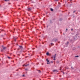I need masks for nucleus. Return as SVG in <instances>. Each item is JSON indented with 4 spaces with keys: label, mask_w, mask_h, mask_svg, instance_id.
Instances as JSON below:
<instances>
[{
    "label": "nucleus",
    "mask_w": 80,
    "mask_h": 80,
    "mask_svg": "<svg viewBox=\"0 0 80 80\" xmlns=\"http://www.w3.org/2000/svg\"><path fill=\"white\" fill-rule=\"evenodd\" d=\"M73 39L74 40H77L78 39V38H77V36H75L73 38Z\"/></svg>",
    "instance_id": "obj_1"
},
{
    "label": "nucleus",
    "mask_w": 80,
    "mask_h": 80,
    "mask_svg": "<svg viewBox=\"0 0 80 80\" xmlns=\"http://www.w3.org/2000/svg\"><path fill=\"white\" fill-rule=\"evenodd\" d=\"M56 56H57V54H55V55L53 56L54 58L53 60H55V58L56 57Z\"/></svg>",
    "instance_id": "obj_2"
},
{
    "label": "nucleus",
    "mask_w": 80,
    "mask_h": 80,
    "mask_svg": "<svg viewBox=\"0 0 80 80\" xmlns=\"http://www.w3.org/2000/svg\"><path fill=\"white\" fill-rule=\"evenodd\" d=\"M46 61L47 62V64H50V62H49L50 61L48 60V59H46Z\"/></svg>",
    "instance_id": "obj_3"
},
{
    "label": "nucleus",
    "mask_w": 80,
    "mask_h": 80,
    "mask_svg": "<svg viewBox=\"0 0 80 80\" xmlns=\"http://www.w3.org/2000/svg\"><path fill=\"white\" fill-rule=\"evenodd\" d=\"M57 38H54L52 40V41L53 42H54V41L56 42V41H57Z\"/></svg>",
    "instance_id": "obj_4"
},
{
    "label": "nucleus",
    "mask_w": 80,
    "mask_h": 80,
    "mask_svg": "<svg viewBox=\"0 0 80 80\" xmlns=\"http://www.w3.org/2000/svg\"><path fill=\"white\" fill-rule=\"evenodd\" d=\"M23 66H25V67H28V66H29V64L26 65L24 64V65H23Z\"/></svg>",
    "instance_id": "obj_5"
},
{
    "label": "nucleus",
    "mask_w": 80,
    "mask_h": 80,
    "mask_svg": "<svg viewBox=\"0 0 80 80\" xmlns=\"http://www.w3.org/2000/svg\"><path fill=\"white\" fill-rule=\"evenodd\" d=\"M19 47L20 49H21V50H22V49H23V47H22V46H19Z\"/></svg>",
    "instance_id": "obj_6"
},
{
    "label": "nucleus",
    "mask_w": 80,
    "mask_h": 80,
    "mask_svg": "<svg viewBox=\"0 0 80 80\" xmlns=\"http://www.w3.org/2000/svg\"><path fill=\"white\" fill-rule=\"evenodd\" d=\"M13 38L14 39V41L15 42H16V39H17V38L15 37H13Z\"/></svg>",
    "instance_id": "obj_7"
},
{
    "label": "nucleus",
    "mask_w": 80,
    "mask_h": 80,
    "mask_svg": "<svg viewBox=\"0 0 80 80\" xmlns=\"http://www.w3.org/2000/svg\"><path fill=\"white\" fill-rule=\"evenodd\" d=\"M53 72H58V71H57V70H54L53 71Z\"/></svg>",
    "instance_id": "obj_8"
},
{
    "label": "nucleus",
    "mask_w": 80,
    "mask_h": 80,
    "mask_svg": "<svg viewBox=\"0 0 80 80\" xmlns=\"http://www.w3.org/2000/svg\"><path fill=\"white\" fill-rule=\"evenodd\" d=\"M28 10H31L32 9V8H28Z\"/></svg>",
    "instance_id": "obj_9"
},
{
    "label": "nucleus",
    "mask_w": 80,
    "mask_h": 80,
    "mask_svg": "<svg viewBox=\"0 0 80 80\" xmlns=\"http://www.w3.org/2000/svg\"><path fill=\"white\" fill-rule=\"evenodd\" d=\"M50 10H51V12H53V9L51 8H50Z\"/></svg>",
    "instance_id": "obj_10"
},
{
    "label": "nucleus",
    "mask_w": 80,
    "mask_h": 80,
    "mask_svg": "<svg viewBox=\"0 0 80 80\" xmlns=\"http://www.w3.org/2000/svg\"><path fill=\"white\" fill-rule=\"evenodd\" d=\"M46 55H49V52H47V53H46Z\"/></svg>",
    "instance_id": "obj_11"
},
{
    "label": "nucleus",
    "mask_w": 80,
    "mask_h": 80,
    "mask_svg": "<svg viewBox=\"0 0 80 80\" xmlns=\"http://www.w3.org/2000/svg\"><path fill=\"white\" fill-rule=\"evenodd\" d=\"M6 48H7V47H4L3 48V50H5Z\"/></svg>",
    "instance_id": "obj_12"
},
{
    "label": "nucleus",
    "mask_w": 80,
    "mask_h": 80,
    "mask_svg": "<svg viewBox=\"0 0 80 80\" xmlns=\"http://www.w3.org/2000/svg\"><path fill=\"white\" fill-rule=\"evenodd\" d=\"M68 43H69V42H67V43H66V45H68Z\"/></svg>",
    "instance_id": "obj_13"
},
{
    "label": "nucleus",
    "mask_w": 80,
    "mask_h": 80,
    "mask_svg": "<svg viewBox=\"0 0 80 80\" xmlns=\"http://www.w3.org/2000/svg\"><path fill=\"white\" fill-rule=\"evenodd\" d=\"M7 58H8L9 59H10V58H10V57H9L7 56Z\"/></svg>",
    "instance_id": "obj_14"
},
{
    "label": "nucleus",
    "mask_w": 80,
    "mask_h": 80,
    "mask_svg": "<svg viewBox=\"0 0 80 80\" xmlns=\"http://www.w3.org/2000/svg\"><path fill=\"white\" fill-rule=\"evenodd\" d=\"M59 20H60V21H62V18H60V19H59Z\"/></svg>",
    "instance_id": "obj_15"
},
{
    "label": "nucleus",
    "mask_w": 80,
    "mask_h": 80,
    "mask_svg": "<svg viewBox=\"0 0 80 80\" xmlns=\"http://www.w3.org/2000/svg\"><path fill=\"white\" fill-rule=\"evenodd\" d=\"M39 71V73H40V72H41V71H40V70H39V71Z\"/></svg>",
    "instance_id": "obj_16"
},
{
    "label": "nucleus",
    "mask_w": 80,
    "mask_h": 80,
    "mask_svg": "<svg viewBox=\"0 0 80 80\" xmlns=\"http://www.w3.org/2000/svg\"><path fill=\"white\" fill-rule=\"evenodd\" d=\"M79 57L78 56H75V57Z\"/></svg>",
    "instance_id": "obj_17"
},
{
    "label": "nucleus",
    "mask_w": 80,
    "mask_h": 80,
    "mask_svg": "<svg viewBox=\"0 0 80 80\" xmlns=\"http://www.w3.org/2000/svg\"><path fill=\"white\" fill-rule=\"evenodd\" d=\"M5 2H7V1H9V0H4Z\"/></svg>",
    "instance_id": "obj_18"
},
{
    "label": "nucleus",
    "mask_w": 80,
    "mask_h": 80,
    "mask_svg": "<svg viewBox=\"0 0 80 80\" xmlns=\"http://www.w3.org/2000/svg\"><path fill=\"white\" fill-rule=\"evenodd\" d=\"M55 2H57V1H58V0H55Z\"/></svg>",
    "instance_id": "obj_19"
},
{
    "label": "nucleus",
    "mask_w": 80,
    "mask_h": 80,
    "mask_svg": "<svg viewBox=\"0 0 80 80\" xmlns=\"http://www.w3.org/2000/svg\"><path fill=\"white\" fill-rule=\"evenodd\" d=\"M1 52H3V49H2L1 50Z\"/></svg>",
    "instance_id": "obj_20"
},
{
    "label": "nucleus",
    "mask_w": 80,
    "mask_h": 80,
    "mask_svg": "<svg viewBox=\"0 0 80 80\" xmlns=\"http://www.w3.org/2000/svg\"><path fill=\"white\" fill-rule=\"evenodd\" d=\"M61 69H62L61 68V67H60V70H61Z\"/></svg>",
    "instance_id": "obj_21"
},
{
    "label": "nucleus",
    "mask_w": 80,
    "mask_h": 80,
    "mask_svg": "<svg viewBox=\"0 0 80 80\" xmlns=\"http://www.w3.org/2000/svg\"><path fill=\"white\" fill-rule=\"evenodd\" d=\"M68 30V29H67H67H66V32H67V30Z\"/></svg>",
    "instance_id": "obj_22"
},
{
    "label": "nucleus",
    "mask_w": 80,
    "mask_h": 80,
    "mask_svg": "<svg viewBox=\"0 0 80 80\" xmlns=\"http://www.w3.org/2000/svg\"><path fill=\"white\" fill-rule=\"evenodd\" d=\"M51 45H53V43H51Z\"/></svg>",
    "instance_id": "obj_23"
},
{
    "label": "nucleus",
    "mask_w": 80,
    "mask_h": 80,
    "mask_svg": "<svg viewBox=\"0 0 80 80\" xmlns=\"http://www.w3.org/2000/svg\"><path fill=\"white\" fill-rule=\"evenodd\" d=\"M71 68H72V69H74V68H73L72 67H71Z\"/></svg>",
    "instance_id": "obj_24"
},
{
    "label": "nucleus",
    "mask_w": 80,
    "mask_h": 80,
    "mask_svg": "<svg viewBox=\"0 0 80 80\" xmlns=\"http://www.w3.org/2000/svg\"><path fill=\"white\" fill-rule=\"evenodd\" d=\"M22 77H25L24 74H23V75H22Z\"/></svg>",
    "instance_id": "obj_25"
},
{
    "label": "nucleus",
    "mask_w": 80,
    "mask_h": 80,
    "mask_svg": "<svg viewBox=\"0 0 80 80\" xmlns=\"http://www.w3.org/2000/svg\"><path fill=\"white\" fill-rule=\"evenodd\" d=\"M72 6V4H70L69 7H70Z\"/></svg>",
    "instance_id": "obj_26"
},
{
    "label": "nucleus",
    "mask_w": 80,
    "mask_h": 80,
    "mask_svg": "<svg viewBox=\"0 0 80 80\" xmlns=\"http://www.w3.org/2000/svg\"><path fill=\"white\" fill-rule=\"evenodd\" d=\"M50 23H52V20H50Z\"/></svg>",
    "instance_id": "obj_27"
},
{
    "label": "nucleus",
    "mask_w": 80,
    "mask_h": 80,
    "mask_svg": "<svg viewBox=\"0 0 80 80\" xmlns=\"http://www.w3.org/2000/svg\"><path fill=\"white\" fill-rule=\"evenodd\" d=\"M2 48H3L4 47H3V46L2 45Z\"/></svg>",
    "instance_id": "obj_28"
},
{
    "label": "nucleus",
    "mask_w": 80,
    "mask_h": 80,
    "mask_svg": "<svg viewBox=\"0 0 80 80\" xmlns=\"http://www.w3.org/2000/svg\"><path fill=\"white\" fill-rule=\"evenodd\" d=\"M62 73H63V74H65V73H64V72H62Z\"/></svg>",
    "instance_id": "obj_29"
},
{
    "label": "nucleus",
    "mask_w": 80,
    "mask_h": 80,
    "mask_svg": "<svg viewBox=\"0 0 80 80\" xmlns=\"http://www.w3.org/2000/svg\"><path fill=\"white\" fill-rule=\"evenodd\" d=\"M51 63H53V61H51Z\"/></svg>",
    "instance_id": "obj_30"
},
{
    "label": "nucleus",
    "mask_w": 80,
    "mask_h": 80,
    "mask_svg": "<svg viewBox=\"0 0 80 80\" xmlns=\"http://www.w3.org/2000/svg\"><path fill=\"white\" fill-rule=\"evenodd\" d=\"M25 70H28V69H25Z\"/></svg>",
    "instance_id": "obj_31"
},
{
    "label": "nucleus",
    "mask_w": 80,
    "mask_h": 80,
    "mask_svg": "<svg viewBox=\"0 0 80 80\" xmlns=\"http://www.w3.org/2000/svg\"><path fill=\"white\" fill-rule=\"evenodd\" d=\"M75 12H76V11H73V13H75Z\"/></svg>",
    "instance_id": "obj_32"
},
{
    "label": "nucleus",
    "mask_w": 80,
    "mask_h": 80,
    "mask_svg": "<svg viewBox=\"0 0 80 80\" xmlns=\"http://www.w3.org/2000/svg\"><path fill=\"white\" fill-rule=\"evenodd\" d=\"M71 31H73V29H71Z\"/></svg>",
    "instance_id": "obj_33"
},
{
    "label": "nucleus",
    "mask_w": 80,
    "mask_h": 80,
    "mask_svg": "<svg viewBox=\"0 0 80 80\" xmlns=\"http://www.w3.org/2000/svg\"><path fill=\"white\" fill-rule=\"evenodd\" d=\"M1 36H2V37H3V35H2Z\"/></svg>",
    "instance_id": "obj_34"
},
{
    "label": "nucleus",
    "mask_w": 80,
    "mask_h": 80,
    "mask_svg": "<svg viewBox=\"0 0 80 80\" xmlns=\"http://www.w3.org/2000/svg\"><path fill=\"white\" fill-rule=\"evenodd\" d=\"M63 35H65V33H63Z\"/></svg>",
    "instance_id": "obj_35"
},
{
    "label": "nucleus",
    "mask_w": 80,
    "mask_h": 80,
    "mask_svg": "<svg viewBox=\"0 0 80 80\" xmlns=\"http://www.w3.org/2000/svg\"><path fill=\"white\" fill-rule=\"evenodd\" d=\"M35 49V48H32V49Z\"/></svg>",
    "instance_id": "obj_36"
},
{
    "label": "nucleus",
    "mask_w": 80,
    "mask_h": 80,
    "mask_svg": "<svg viewBox=\"0 0 80 80\" xmlns=\"http://www.w3.org/2000/svg\"><path fill=\"white\" fill-rule=\"evenodd\" d=\"M72 0H70V1H72Z\"/></svg>",
    "instance_id": "obj_37"
},
{
    "label": "nucleus",
    "mask_w": 80,
    "mask_h": 80,
    "mask_svg": "<svg viewBox=\"0 0 80 80\" xmlns=\"http://www.w3.org/2000/svg\"><path fill=\"white\" fill-rule=\"evenodd\" d=\"M48 27V26H47V27Z\"/></svg>",
    "instance_id": "obj_38"
},
{
    "label": "nucleus",
    "mask_w": 80,
    "mask_h": 80,
    "mask_svg": "<svg viewBox=\"0 0 80 80\" xmlns=\"http://www.w3.org/2000/svg\"><path fill=\"white\" fill-rule=\"evenodd\" d=\"M36 48H37V46L36 47Z\"/></svg>",
    "instance_id": "obj_39"
},
{
    "label": "nucleus",
    "mask_w": 80,
    "mask_h": 80,
    "mask_svg": "<svg viewBox=\"0 0 80 80\" xmlns=\"http://www.w3.org/2000/svg\"><path fill=\"white\" fill-rule=\"evenodd\" d=\"M28 55H30V54H28Z\"/></svg>",
    "instance_id": "obj_40"
},
{
    "label": "nucleus",
    "mask_w": 80,
    "mask_h": 80,
    "mask_svg": "<svg viewBox=\"0 0 80 80\" xmlns=\"http://www.w3.org/2000/svg\"><path fill=\"white\" fill-rule=\"evenodd\" d=\"M68 5H67V6H68Z\"/></svg>",
    "instance_id": "obj_41"
},
{
    "label": "nucleus",
    "mask_w": 80,
    "mask_h": 80,
    "mask_svg": "<svg viewBox=\"0 0 80 80\" xmlns=\"http://www.w3.org/2000/svg\"><path fill=\"white\" fill-rule=\"evenodd\" d=\"M59 43H60V42H58Z\"/></svg>",
    "instance_id": "obj_42"
},
{
    "label": "nucleus",
    "mask_w": 80,
    "mask_h": 80,
    "mask_svg": "<svg viewBox=\"0 0 80 80\" xmlns=\"http://www.w3.org/2000/svg\"><path fill=\"white\" fill-rule=\"evenodd\" d=\"M52 58H53V57H52Z\"/></svg>",
    "instance_id": "obj_43"
},
{
    "label": "nucleus",
    "mask_w": 80,
    "mask_h": 80,
    "mask_svg": "<svg viewBox=\"0 0 80 80\" xmlns=\"http://www.w3.org/2000/svg\"><path fill=\"white\" fill-rule=\"evenodd\" d=\"M18 6H20V5H18Z\"/></svg>",
    "instance_id": "obj_44"
},
{
    "label": "nucleus",
    "mask_w": 80,
    "mask_h": 80,
    "mask_svg": "<svg viewBox=\"0 0 80 80\" xmlns=\"http://www.w3.org/2000/svg\"><path fill=\"white\" fill-rule=\"evenodd\" d=\"M43 15H45V14H44Z\"/></svg>",
    "instance_id": "obj_45"
},
{
    "label": "nucleus",
    "mask_w": 80,
    "mask_h": 80,
    "mask_svg": "<svg viewBox=\"0 0 80 80\" xmlns=\"http://www.w3.org/2000/svg\"><path fill=\"white\" fill-rule=\"evenodd\" d=\"M4 35H5V34H4Z\"/></svg>",
    "instance_id": "obj_46"
},
{
    "label": "nucleus",
    "mask_w": 80,
    "mask_h": 80,
    "mask_svg": "<svg viewBox=\"0 0 80 80\" xmlns=\"http://www.w3.org/2000/svg\"><path fill=\"white\" fill-rule=\"evenodd\" d=\"M18 50H19V49H18Z\"/></svg>",
    "instance_id": "obj_47"
},
{
    "label": "nucleus",
    "mask_w": 80,
    "mask_h": 80,
    "mask_svg": "<svg viewBox=\"0 0 80 80\" xmlns=\"http://www.w3.org/2000/svg\"><path fill=\"white\" fill-rule=\"evenodd\" d=\"M3 30H2V31H3Z\"/></svg>",
    "instance_id": "obj_48"
},
{
    "label": "nucleus",
    "mask_w": 80,
    "mask_h": 80,
    "mask_svg": "<svg viewBox=\"0 0 80 80\" xmlns=\"http://www.w3.org/2000/svg\"><path fill=\"white\" fill-rule=\"evenodd\" d=\"M1 6L0 5V7H1Z\"/></svg>",
    "instance_id": "obj_49"
},
{
    "label": "nucleus",
    "mask_w": 80,
    "mask_h": 80,
    "mask_svg": "<svg viewBox=\"0 0 80 80\" xmlns=\"http://www.w3.org/2000/svg\"><path fill=\"white\" fill-rule=\"evenodd\" d=\"M14 30H15V29H14Z\"/></svg>",
    "instance_id": "obj_50"
},
{
    "label": "nucleus",
    "mask_w": 80,
    "mask_h": 80,
    "mask_svg": "<svg viewBox=\"0 0 80 80\" xmlns=\"http://www.w3.org/2000/svg\"><path fill=\"white\" fill-rule=\"evenodd\" d=\"M40 80H41V79H40Z\"/></svg>",
    "instance_id": "obj_51"
}]
</instances>
